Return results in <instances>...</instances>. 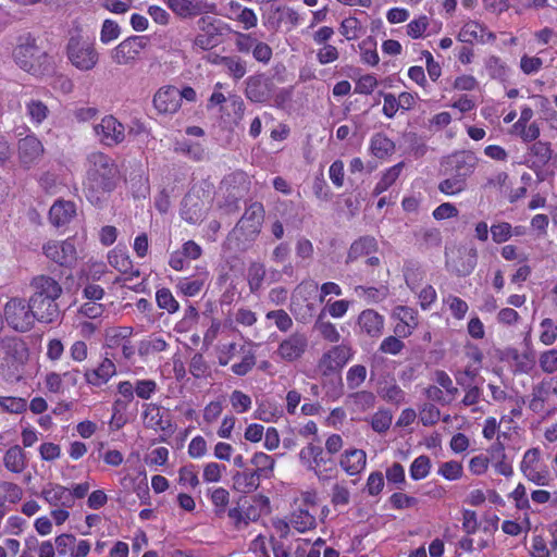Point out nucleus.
I'll return each mask as SVG.
<instances>
[{
  "label": "nucleus",
  "mask_w": 557,
  "mask_h": 557,
  "mask_svg": "<svg viewBox=\"0 0 557 557\" xmlns=\"http://www.w3.org/2000/svg\"><path fill=\"white\" fill-rule=\"evenodd\" d=\"M86 166L85 196L90 203L101 207L120 180L117 164L110 156L95 151L87 156Z\"/></svg>",
  "instance_id": "f257e3e1"
},
{
  "label": "nucleus",
  "mask_w": 557,
  "mask_h": 557,
  "mask_svg": "<svg viewBox=\"0 0 557 557\" xmlns=\"http://www.w3.org/2000/svg\"><path fill=\"white\" fill-rule=\"evenodd\" d=\"M264 208L261 202L250 203L235 227L228 234L226 245L237 251L246 250L261 232Z\"/></svg>",
  "instance_id": "f03ea898"
},
{
  "label": "nucleus",
  "mask_w": 557,
  "mask_h": 557,
  "mask_svg": "<svg viewBox=\"0 0 557 557\" xmlns=\"http://www.w3.org/2000/svg\"><path fill=\"white\" fill-rule=\"evenodd\" d=\"M65 54L72 66L81 72H90L99 63L100 54L92 39L76 33L70 36Z\"/></svg>",
  "instance_id": "7ed1b4c3"
},
{
  "label": "nucleus",
  "mask_w": 557,
  "mask_h": 557,
  "mask_svg": "<svg viewBox=\"0 0 557 557\" xmlns=\"http://www.w3.org/2000/svg\"><path fill=\"white\" fill-rule=\"evenodd\" d=\"M0 356L2 366H5L10 377H20V373L29 358L26 342L16 335L0 337Z\"/></svg>",
  "instance_id": "20e7f679"
},
{
  "label": "nucleus",
  "mask_w": 557,
  "mask_h": 557,
  "mask_svg": "<svg viewBox=\"0 0 557 557\" xmlns=\"http://www.w3.org/2000/svg\"><path fill=\"white\" fill-rule=\"evenodd\" d=\"M15 63L28 73H35L39 70L47 53L37 45V39L29 33L23 34L17 39V45L13 50Z\"/></svg>",
  "instance_id": "39448f33"
},
{
  "label": "nucleus",
  "mask_w": 557,
  "mask_h": 557,
  "mask_svg": "<svg viewBox=\"0 0 557 557\" xmlns=\"http://www.w3.org/2000/svg\"><path fill=\"white\" fill-rule=\"evenodd\" d=\"M3 321L16 332L25 333L33 329L36 320L29 302L23 298H11L3 308Z\"/></svg>",
  "instance_id": "423d86ee"
},
{
  "label": "nucleus",
  "mask_w": 557,
  "mask_h": 557,
  "mask_svg": "<svg viewBox=\"0 0 557 557\" xmlns=\"http://www.w3.org/2000/svg\"><path fill=\"white\" fill-rule=\"evenodd\" d=\"M521 473L532 483L544 486L548 484L549 471L541 462V450L536 447L528 449L520 462Z\"/></svg>",
  "instance_id": "0eeeda50"
},
{
  "label": "nucleus",
  "mask_w": 557,
  "mask_h": 557,
  "mask_svg": "<svg viewBox=\"0 0 557 557\" xmlns=\"http://www.w3.org/2000/svg\"><path fill=\"white\" fill-rule=\"evenodd\" d=\"M144 407L143 418L145 425L154 431H161L163 434L160 436L159 441L166 442L168 437L175 432L170 414L153 403L145 404Z\"/></svg>",
  "instance_id": "6e6552de"
},
{
  "label": "nucleus",
  "mask_w": 557,
  "mask_h": 557,
  "mask_svg": "<svg viewBox=\"0 0 557 557\" xmlns=\"http://www.w3.org/2000/svg\"><path fill=\"white\" fill-rule=\"evenodd\" d=\"M148 44L149 38L147 36H131L121 41L111 51V59L119 65L131 64L139 57Z\"/></svg>",
  "instance_id": "1a4fd4ad"
},
{
  "label": "nucleus",
  "mask_w": 557,
  "mask_h": 557,
  "mask_svg": "<svg viewBox=\"0 0 557 557\" xmlns=\"http://www.w3.org/2000/svg\"><path fill=\"white\" fill-rule=\"evenodd\" d=\"M94 131L100 144L107 147H115L125 140V126L113 115L103 116Z\"/></svg>",
  "instance_id": "9d476101"
},
{
  "label": "nucleus",
  "mask_w": 557,
  "mask_h": 557,
  "mask_svg": "<svg viewBox=\"0 0 557 557\" xmlns=\"http://www.w3.org/2000/svg\"><path fill=\"white\" fill-rule=\"evenodd\" d=\"M44 255L54 263L70 268L76 262V248L72 239L49 240L42 246Z\"/></svg>",
  "instance_id": "9b49d317"
},
{
  "label": "nucleus",
  "mask_w": 557,
  "mask_h": 557,
  "mask_svg": "<svg viewBox=\"0 0 557 557\" xmlns=\"http://www.w3.org/2000/svg\"><path fill=\"white\" fill-rule=\"evenodd\" d=\"M45 148L40 139L29 134L17 141V159L23 169H30L44 157Z\"/></svg>",
  "instance_id": "f8f14e48"
},
{
  "label": "nucleus",
  "mask_w": 557,
  "mask_h": 557,
  "mask_svg": "<svg viewBox=\"0 0 557 557\" xmlns=\"http://www.w3.org/2000/svg\"><path fill=\"white\" fill-rule=\"evenodd\" d=\"M308 337L305 333L295 332L284 338L275 355L285 362H294L299 360L308 349Z\"/></svg>",
  "instance_id": "ddd939ff"
},
{
  "label": "nucleus",
  "mask_w": 557,
  "mask_h": 557,
  "mask_svg": "<svg viewBox=\"0 0 557 557\" xmlns=\"http://www.w3.org/2000/svg\"><path fill=\"white\" fill-rule=\"evenodd\" d=\"M28 302L36 320L40 323L50 324L58 321L61 317L58 299L29 297Z\"/></svg>",
  "instance_id": "4468645a"
},
{
  "label": "nucleus",
  "mask_w": 557,
  "mask_h": 557,
  "mask_svg": "<svg viewBox=\"0 0 557 557\" xmlns=\"http://www.w3.org/2000/svg\"><path fill=\"white\" fill-rule=\"evenodd\" d=\"M274 84L263 75H253L246 79L245 95L252 102H267L273 95Z\"/></svg>",
  "instance_id": "2eb2a0df"
},
{
  "label": "nucleus",
  "mask_w": 557,
  "mask_h": 557,
  "mask_svg": "<svg viewBox=\"0 0 557 557\" xmlns=\"http://www.w3.org/2000/svg\"><path fill=\"white\" fill-rule=\"evenodd\" d=\"M198 25L202 33L195 37L194 47L203 51L216 47L220 44L221 32L214 21L210 17H201Z\"/></svg>",
  "instance_id": "dca6fc26"
},
{
  "label": "nucleus",
  "mask_w": 557,
  "mask_h": 557,
  "mask_svg": "<svg viewBox=\"0 0 557 557\" xmlns=\"http://www.w3.org/2000/svg\"><path fill=\"white\" fill-rule=\"evenodd\" d=\"M29 286L33 290L30 297L59 299L63 293L61 284L53 277L45 274L34 276Z\"/></svg>",
  "instance_id": "f3484780"
},
{
  "label": "nucleus",
  "mask_w": 557,
  "mask_h": 557,
  "mask_svg": "<svg viewBox=\"0 0 557 557\" xmlns=\"http://www.w3.org/2000/svg\"><path fill=\"white\" fill-rule=\"evenodd\" d=\"M153 106L159 113L173 114L181 108L178 88L161 87L153 97Z\"/></svg>",
  "instance_id": "a211bd4d"
},
{
  "label": "nucleus",
  "mask_w": 557,
  "mask_h": 557,
  "mask_svg": "<svg viewBox=\"0 0 557 557\" xmlns=\"http://www.w3.org/2000/svg\"><path fill=\"white\" fill-rule=\"evenodd\" d=\"M350 347L337 345L324 352L320 359L319 366L325 371H335L342 369L351 358Z\"/></svg>",
  "instance_id": "6ab92c4d"
},
{
  "label": "nucleus",
  "mask_w": 557,
  "mask_h": 557,
  "mask_svg": "<svg viewBox=\"0 0 557 557\" xmlns=\"http://www.w3.org/2000/svg\"><path fill=\"white\" fill-rule=\"evenodd\" d=\"M40 496L50 506H62L66 508H71L74 506V500L71 491L60 484L48 483L42 488Z\"/></svg>",
  "instance_id": "aec40b11"
},
{
  "label": "nucleus",
  "mask_w": 557,
  "mask_h": 557,
  "mask_svg": "<svg viewBox=\"0 0 557 557\" xmlns=\"http://www.w3.org/2000/svg\"><path fill=\"white\" fill-rule=\"evenodd\" d=\"M447 165L449 171L468 180L475 169L476 158L472 152H457L448 158Z\"/></svg>",
  "instance_id": "412c9836"
},
{
  "label": "nucleus",
  "mask_w": 557,
  "mask_h": 557,
  "mask_svg": "<svg viewBox=\"0 0 557 557\" xmlns=\"http://www.w3.org/2000/svg\"><path fill=\"white\" fill-rule=\"evenodd\" d=\"M115 373L114 362L109 358H104L97 368L86 369L84 376L88 384L98 387L106 384Z\"/></svg>",
  "instance_id": "4be33fe9"
},
{
  "label": "nucleus",
  "mask_w": 557,
  "mask_h": 557,
  "mask_svg": "<svg viewBox=\"0 0 557 557\" xmlns=\"http://www.w3.org/2000/svg\"><path fill=\"white\" fill-rule=\"evenodd\" d=\"M358 325L370 337H379L383 333L384 318L373 309L363 310L358 317Z\"/></svg>",
  "instance_id": "5701e85b"
},
{
  "label": "nucleus",
  "mask_w": 557,
  "mask_h": 557,
  "mask_svg": "<svg viewBox=\"0 0 557 557\" xmlns=\"http://www.w3.org/2000/svg\"><path fill=\"white\" fill-rule=\"evenodd\" d=\"M367 465V455L362 449H349L341 456L339 466L348 475L359 474Z\"/></svg>",
  "instance_id": "b1692460"
},
{
  "label": "nucleus",
  "mask_w": 557,
  "mask_h": 557,
  "mask_svg": "<svg viewBox=\"0 0 557 557\" xmlns=\"http://www.w3.org/2000/svg\"><path fill=\"white\" fill-rule=\"evenodd\" d=\"M379 249L376 239L373 236L364 235L354 240L349 247L346 263L354 262L361 257L375 253Z\"/></svg>",
  "instance_id": "393cba45"
},
{
  "label": "nucleus",
  "mask_w": 557,
  "mask_h": 557,
  "mask_svg": "<svg viewBox=\"0 0 557 557\" xmlns=\"http://www.w3.org/2000/svg\"><path fill=\"white\" fill-rule=\"evenodd\" d=\"M76 215V206L72 201L57 200L49 210V220L54 226H63Z\"/></svg>",
  "instance_id": "a878e982"
},
{
  "label": "nucleus",
  "mask_w": 557,
  "mask_h": 557,
  "mask_svg": "<svg viewBox=\"0 0 557 557\" xmlns=\"http://www.w3.org/2000/svg\"><path fill=\"white\" fill-rule=\"evenodd\" d=\"M169 8L181 17H193L206 11V4L199 0H169Z\"/></svg>",
  "instance_id": "bb28decb"
},
{
  "label": "nucleus",
  "mask_w": 557,
  "mask_h": 557,
  "mask_svg": "<svg viewBox=\"0 0 557 557\" xmlns=\"http://www.w3.org/2000/svg\"><path fill=\"white\" fill-rule=\"evenodd\" d=\"M260 479L252 470L236 472L232 478L233 488L244 494L255 492L260 485Z\"/></svg>",
  "instance_id": "cd10ccee"
},
{
  "label": "nucleus",
  "mask_w": 557,
  "mask_h": 557,
  "mask_svg": "<svg viewBox=\"0 0 557 557\" xmlns=\"http://www.w3.org/2000/svg\"><path fill=\"white\" fill-rule=\"evenodd\" d=\"M26 116L33 125H41L49 116L48 106L38 98H29L25 101Z\"/></svg>",
  "instance_id": "c85d7f7f"
},
{
  "label": "nucleus",
  "mask_w": 557,
  "mask_h": 557,
  "mask_svg": "<svg viewBox=\"0 0 557 557\" xmlns=\"http://www.w3.org/2000/svg\"><path fill=\"white\" fill-rule=\"evenodd\" d=\"M3 463L9 471L22 473L27 467L26 454L18 445H14L5 451Z\"/></svg>",
  "instance_id": "c756f323"
},
{
  "label": "nucleus",
  "mask_w": 557,
  "mask_h": 557,
  "mask_svg": "<svg viewBox=\"0 0 557 557\" xmlns=\"http://www.w3.org/2000/svg\"><path fill=\"white\" fill-rule=\"evenodd\" d=\"M445 173L447 178L438 184V190L447 196H455L467 189V178L457 175L456 173L446 169Z\"/></svg>",
  "instance_id": "7c9ffc66"
},
{
  "label": "nucleus",
  "mask_w": 557,
  "mask_h": 557,
  "mask_svg": "<svg viewBox=\"0 0 557 557\" xmlns=\"http://www.w3.org/2000/svg\"><path fill=\"white\" fill-rule=\"evenodd\" d=\"M371 153L379 158L384 159L395 151V143L382 133L374 134L370 141Z\"/></svg>",
  "instance_id": "2f4dec72"
},
{
  "label": "nucleus",
  "mask_w": 557,
  "mask_h": 557,
  "mask_svg": "<svg viewBox=\"0 0 557 557\" xmlns=\"http://www.w3.org/2000/svg\"><path fill=\"white\" fill-rule=\"evenodd\" d=\"M290 524L300 533L313 530L317 527V520L308 509L297 508L290 513Z\"/></svg>",
  "instance_id": "473e14b6"
},
{
  "label": "nucleus",
  "mask_w": 557,
  "mask_h": 557,
  "mask_svg": "<svg viewBox=\"0 0 557 557\" xmlns=\"http://www.w3.org/2000/svg\"><path fill=\"white\" fill-rule=\"evenodd\" d=\"M313 330L318 332L323 339L330 343H337L341 339V334L336 326L325 320V309H323L315 319Z\"/></svg>",
  "instance_id": "72a5a7b5"
},
{
  "label": "nucleus",
  "mask_w": 557,
  "mask_h": 557,
  "mask_svg": "<svg viewBox=\"0 0 557 557\" xmlns=\"http://www.w3.org/2000/svg\"><path fill=\"white\" fill-rule=\"evenodd\" d=\"M334 468L335 463L333 459L327 457L321 447V453L317 455V459L312 460L309 470H312L320 481H325L332 479L331 472L334 470Z\"/></svg>",
  "instance_id": "f704fd0d"
},
{
  "label": "nucleus",
  "mask_w": 557,
  "mask_h": 557,
  "mask_svg": "<svg viewBox=\"0 0 557 557\" xmlns=\"http://www.w3.org/2000/svg\"><path fill=\"white\" fill-rule=\"evenodd\" d=\"M250 462L255 466L252 471L261 479H270L273 475L275 460L271 456L259 451L252 456Z\"/></svg>",
  "instance_id": "c9c22d12"
},
{
  "label": "nucleus",
  "mask_w": 557,
  "mask_h": 557,
  "mask_svg": "<svg viewBox=\"0 0 557 557\" xmlns=\"http://www.w3.org/2000/svg\"><path fill=\"white\" fill-rule=\"evenodd\" d=\"M405 166L404 162H399L389 169H387L381 176L380 181L376 183L373 195L379 196L385 190H387L399 177L403 169Z\"/></svg>",
  "instance_id": "e433bc0d"
},
{
  "label": "nucleus",
  "mask_w": 557,
  "mask_h": 557,
  "mask_svg": "<svg viewBox=\"0 0 557 557\" xmlns=\"http://www.w3.org/2000/svg\"><path fill=\"white\" fill-rule=\"evenodd\" d=\"M208 492L213 505L214 515L218 518H223L230 503V492L224 487H215Z\"/></svg>",
  "instance_id": "4c0bfd02"
},
{
  "label": "nucleus",
  "mask_w": 557,
  "mask_h": 557,
  "mask_svg": "<svg viewBox=\"0 0 557 557\" xmlns=\"http://www.w3.org/2000/svg\"><path fill=\"white\" fill-rule=\"evenodd\" d=\"M377 394L387 403L399 405L405 401L406 394L394 381L381 384Z\"/></svg>",
  "instance_id": "58836bf2"
},
{
  "label": "nucleus",
  "mask_w": 557,
  "mask_h": 557,
  "mask_svg": "<svg viewBox=\"0 0 557 557\" xmlns=\"http://www.w3.org/2000/svg\"><path fill=\"white\" fill-rule=\"evenodd\" d=\"M220 64L225 66L234 79L243 78L247 73L246 62L238 55L220 57Z\"/></svg>",
  "instance_id": "ea45409f"
},
{
  "label": "nucleus",
  "mask_w": 557,
  "mask_h": 557,
  "mask_svg": "<svg viewBox=\"0 0 557 557\" xmlns=\"http://www.w3.org/2000/svg\"><path fill=\"white\" fill-rule=\"evenodd\" d=\"M483 32L484 27L480 23L475 21H468L461 27L457 39L461 42L472 44L473 41L483 38Z\"/></svg>",
  "instance_id": "a19ab883"
},
{
  "label": "nucleus",
  "mask_w": 557,
  "mask_h": 557,
  "mask_svg": "<svg viewBox=\"0 0 557 557\" xmlns=\"http://www.w3.org/2000/svg\"><path fill=\"white\" fill-rule=\"evenodd\" d=\"M529 153L536 159L534 161L535 164L544 166L550 161L553 156L550 143L537 140L530 146Z\"/></svg>",
  "instance_id": "79ce46f5"
},
{
  "label": "nucleus",
  "mask_w": 557,
  "mask_h": 557,
  "mask_svg": "<svg viewBox=\"0 0 557 557\" xmlns=\"http://www.w3.org/2000/svg\"><path fill=\"white\" fill-rule=\"evenodd\" d=\"M206 278L202 276L198 277H183L176 283V288L185 296L194 297L198 295L203 286Z\"/></svg>",
  "instance_id": "37998d69"
},
{
  "label": "nucleus",
  "mask_w": 557,
  "mask_h": 557,
  "mask_svg": "<svg viewBox=\"0 0 557 557\" xmlns=\"http://www.w3.org/2000/svg\"><path fill=\"white\" fill-rule=\"evenodd\" d=\"M156 301L160 309L166 310L170 314L175 313L180 309L178 301L174 298L172 292L165 287L157 290Z\"/></svg>",
  "instance_id": "c03bdc74"
},
{
  "label": "nucleus",
  "mask_w": 557,
  "mask_h": 557,
  "mask_svg": "<svg viewBox=\"0 0 557 557\" xmlns=\"http://www.w3.org/2000/svg\"><path fill=\"white\" fill-rule=\"evenodd\" d=\"M359 48L361 51V60L363 63H367L372 66L379 63L380 58L376 51V41L372 37L363 39L359 44Z\"/></svg>",
  "instance_id": "a18cd8bd"
},
{
  "label": "nucleus",
  "mask_w": 557,
  "mask_h": 557,
  "mask_svg": "<svg viewBox=\"0 0 557 557\" xmlns=\"http://www.w3.org/2000/svg\"><path fill=\"white\" fill-rule=\"evenodd\" d=\"M339 33L347 40H355L363 33V27L357 17L349 16L341 23Z\"/></svg>",
  "instance_id": "49530a36"
},
{
  "label": "nucleus",
  "mask_w": 557,
  "mask_h": 557,
  "mask_svg": "<svg viewBox=\"0 0 557 557\" xmlns=\"http://www.w3.org/2000/svg\"><path fill=\"white\" fill-rule=\"evenodd\" d=\"M430 469L431 459L425 455H421L412 461L409 469L410 476L414 481L422 480L428 476Z\"/></svg>",
  "instance_id": "de8ad7c7"
},
{
  "label": "nucleus",
  "mask_w": 557,
  "mask_h": 557,
  "mask_svg": "<svg viewBox=\"0 0 557 557\" xmlns=\"http://www.w3.org/2000/svg\"><path fill=\"white\" fill-rule=\"evenodd\" d=\"M189 372L195 379H205L210 374V367L202 354L193 355L189 361Z\"/></svg>",
  "instance_id": "09e8293b"
},
{
  "label": "nucleus",
  "mask_w": 557,
  "mask_h": 557,
  "mask_svg": "<svg viewBox=\"0 0 557 557\" xmlns=\"http://www.w3.org/2000/svg\"><path fill=\"white\" fill-rule=\"evenodd\" d=\"M490 231L495 244H503L513 236V227L508 222L494 223Z\"/></svg>",
  "instance_id": "8fccbe9b"
},
{
  "label": "nucleus",
  "mask_w": 557,
  "mask_h": 557,
  "mask_svg": "<svg viewBox=\"0 0 557 557\" xmlns=\"http://www.w3.org/2000/svg\"><path fill=\"white\" fill-rule=\"evenodd\" d=\"M243 357L240 362L234 363L232 366V372L236 375L244 376L246 375L256 364V355L251 349L245 350L244 347Z\"/></svg>",
  "instance_id": "3c124183"
},
{
  "label": "nucleus",
  "mask_w": 557,
  "mask_h": 557,
  "mask_svg": "<svg viewBox=\"0 0 557 557\" xmlns=\"http://www.w3.org/2000/svg\"><path fill=\"white\" fill-rule=\"evenodd\" d=\"M290 311L298 322L308 323L314 315L315 306L312 302L299 304L293 301L290 306Z\"/></svg>",
  "instance_id": "603ef678"
},
{
  "label": "nucleus",
  "mask_w": 557,
  "mask_h": 557,
  "mask_svg": "<svg viewBox=\"0 0 557 557\" xmlns=\"http://www.w3.org/2000/svg\"><path fill=\"white\" fill-rule=\"evenodd\" d=\"M437 473L449 481L458 480L462 476V463L456 460H449L441 463Z\"/></svg>",
  "instance_id": "864d4df0"
},
{
  "label": "nucleus",
  "mask_w": 557,
  "mask_h": 557,
  "mask_svg": "<svg viewBox=\"0 0 557 557\" xmlns=\"http://www.w3.org/2000/svg\"><path fill=\"white\" fill-rule=\"evenodd\" d=\"M234 45L238 52L249 53L252 51L258 38L252 33H234Z\"/></svg>",
  "instance_id": "5fc2aeb1"
},
{
  "label": "nucleus",
  "mask_w": 557,
  "mask_h": 557,
  "mask_svg": "<svg viewBox=\"0 0 557 557\" xmlns=\"http://www.w3.org/2000/svg\"><path fill=\"white\" fill-rule=\"evenodd\" d=\"M540 341L546 346L553 345L557 339V324L549 318L543 319L541 324Z\"/></svg>",
  "instance_id": "6e6d98bb"
},
{
  "label": "nucleus",
  "mask_w": 557,
  "mask_h": 557,
  "mask_svg": "<svg viewBox=\"0 0 557 557\" xmlns=\"http://www.w3.org/2000/svg\"><path fill=\"white\" fill-rule=\"evenodd\" d=\"M441 418L440 409L431 403H424L419 411V419L425 426L434 425Z\"/></svg>",
  "instance_id": "4d7b16f0"
},
{
  "label": "nucleus",
  "mask_w": 557,
  "mask_h": 557,
  "mask_svg": "<svg viewBox=\"0 0 557 557\" xmlns=\"http://www.w3.org/2000/svg\"><path fill=\"white\" fill-rule=\"evenodd\" d=\"M265 318L268 320H272L274 321L275 323V326L281 331V332H288L292 326H293V320L292 318L289 317V314L283 310V309H277V310H272V311H269L267 314H265Z\"/></svg>",
  "instance_id": "13d9d810"
},
{
  "label": "nucleus",
  "mask_w": 557,
  "mask_h": 557,
  "mask_svg": "<svg viewBox=\"0 0 557 557\" xmlns=\"http://www.w3.org/2000/svg\"><path fill=\"white\" fill-rule=\"evenodd\" d=\"M108 261L111 267L124 274L133 269L129 257L121 251H111L108 255Z\"/></svg>",
  "instance_id": "bf43d9fd"
},
{
  "label": "nucleus",
  "mask_w": 557,
  "mask_h": 557,
  "mask_svg": "<svg viewBox=\"0 0 557 557\" xmlns=\"http://www.w3.org/2000/svg\"><path fill=\"white\" fill-rule=\"evenodd\" d=\"M230 401H231L232 408L237 413L247 412L251 408V403H252L250 396L239 389H235L232 392V394L230 396Z\"/></svg>",
  "instance_id": "052dcab7"
},
{
  "label": "nucleus",
  "mask_w": 557,
  "mask_h": 557,
  "mask_svg": "<svg viewBox=\"0 0 557 557\" xmlns=\"http://www.w3.org/2000/svg\"><path fill=\"white\" fill-rule=\"evenodd\" d=\"M264 276H265V270H264L263 264H261V263L250 264V267L248 269V284H249V288L252 293L257 292L261 287Z\"/></svg>",
  "instance_id": "680f3d73"
},
{
  "label": "nucleus",
  "mask_w": 557,
  "mask_h": 557,
  "mask_svg": "<svg viewBox=\"0 0 557 557\" xmlns=\"http://www.w3.org/2000/svg\"><path fill=\"white\" fill-rule=\"evenodd\" d=\"M478 252L476 249L472 248L468 251L465 260L460 262V264H455L453 271L458 276H467L469 275L476 265Z\"/></svg>",
  "instance_id": "e2e57ef3"
},
{
  "label": "nucleus",
  "mask_w": 557,
  "mask_h": 557,
  "mask_svg": "<svg viewBox=\"0 0 557 557\" xmlns=\"http://www.w3.org/2000/svg\"><path fill=\"white\" fill-rule=\"evenodd\" d=\"M392 420L393 416L388 410H379L372 417V429L377 433H384L389 429Z\"/></svg>",
  "instance_id": "0e129e2a"
},
{
  "label": "nucleus",
  "mask_w": 557,
  "mask_h": 557,
  "mask_svg": "<svg viewBox=\"0 0 557 557\" xmlns=\"http://www.w3.org/2000/svg\"><path fill=\"white\" fill-rule=\"evenodd\" d=\"M367 377V369L362 364L351 367L346 375L347 385L349 388H358Z\"/></svg>",
  "instance_id": "69168bd1"
},
{
  "label": "nucleus",
  "mask_w": 557,
  "mask_h": 557,
  "mask_svg": "<svg viewBox=\"0 0 557 557\" xmlns=\"http://www.w3.org/2000/svg\"><path fill=\"white\" fill-rule=\"evenodd\" d=\"M178 482L182 485H189L191 488H195L199 485L198 473L196 470V466L188 465L184 466L178 471Z\"/></svg>",
  "instance_id": "338daca9"
},
{
  "label": "nucleus",
  "mask_w": 557,
  "mask_h": 557,
  "mask_svg": "<svg viewBox=\"0 0 557 557\" xmlns=\"http://www.w3.org/2000/svg\"><path fill=\"white\" fill-rule=\"evenodd\" d=\"M539 364L543 372L552 374L557 371V349L543 351L539 358Z\"/></svg>",
  "instance_id": "774afa93"
}]
</instances>
